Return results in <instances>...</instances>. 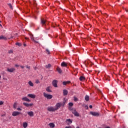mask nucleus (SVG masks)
Segmentation results:
<instances>
[{"mask_svg": "<svg viewBox=\"0 0 128 128\" xmlns=\"http://www.w3.org/2000/svg\"><path fill=\"white\" fill-rule=\"evenodd\" d=\"M17 110H22V108H18Z\"/></svg>", "mask_w": 128, "mask_h": 128, "instance_id": "nucleus-42", "label": "nucleus"}, {"mask_svg": "<svg viewBox=\"0 0 128 128\" xmlns=\"http://www.w3.org/2000/svg\"><path fill=\"white\" fill-rule=\"evenodd\" d=\"M30 36L32 40V42H35L36 44H38V41H36V40H34V35L32 34H30Z\"/></svg>", "mask_w": 128, "mask_h": 128, "instance_id": "nucleus-8", "label": "nucleus"}, {"mask_svg": "<svg viewBox=\"0 0 128 128\" xmlns=\"http://www.w3.org/2000/svg\"><path fill=\"white\" fill-rule=\"evenodd\" d=\"M74 102H78V99L76 96H74Z\"/></svg>", "mask_w": 128, "mask_h": 128, "instance_id": "nucleus-31", "label": "nucleus"}, {"mask_svg": "<svg viewBox=\"0 0 128 128\" xmlns=\"http://www.w3.org/2000/svg\"><path fill=\"white\" fill-rule=\"evenodd\" d=\"M27 126H28V123H26V122H24L23 123V128H27Z\"/></svg>", "mask_w": 128, "mask_h": 128, "instance_id": "nucleus-23", "label": "nucleus"}, {"mask_svg": "<svg viewBox=\"0 0 128 128\" xmlns=\"http://www.w3.org/2000/svg\"><path fill=\"white\" fill-rule=\"evenodd\" d=\"M26 68H30V66H26Z\"/></svg>", "mask_w": 128, "mask_h": 128, "instance_id": "nucleus-40", "label": "nucleus"}, {"mask_svg": "<svg viewBox=\"0 0 128 128\" xmlns=\"http://www.w3.org/2000/svg\"><path fill=\"white\" fill-rule=\"evenodd\" d=\"M70 81H67V82H62V84H63V85H64V86H66V84H70Z\"/></svg>", "mask_w": 128, "mask_h": 128, "instance_id": "nucleus-20", "label": "nucleus"}, {"mask_svg": "<svg viewBox=\"0 0 128 128\" xmlns=\"http://www.w3.org/2000/svg\"><path fill=\"white\" fill-rule=\"evenodd\" d=\"M126 12H128V10H126Z\"/></svg>", "mask_w": 128, "mask_h": 128, "instance_id": "nucleus-50", "label": "nucleus"}, {"mask_svg": "<svg viewBox=\"0 0 128 128\" xmlns=\"http://www.w3.org/2000/svg\"><path fill=\"white\" fill-rule=\"evenodd\" d=\"M0 22H2L0 21Z\"/></svg>", "mask_w": 128, "mask_h": 128, "instance_id": "nucleus-54", "label": "nucleus"}, {"mask_svg": "<svg viewBox=\"0 0 128 128\" xmlns=\"http://www.w3.org/2000/svg\"><path fill=\"white\" fill-rule=\"evenodd\" d=\"M104 16H106V18H108V14H104Z\"/></svg>", "mask_w": 128, "mask_h": 128, "instance_id": "nucleus-43", "label": "nucleus"}, {"mask_svg": "<svg viewBox=\"0 0 128 128\" xmlns=\"http://www.w3.org/2000/svg\"><path fill=\"white\" fill-rule=\"evenodd\" d=\"M40 80H36V84H40Z\"/></svg>", "mask_w": 128, "mask_h": 128, "instance_id": "nucleus-35", "label": "nucleus"}, {"mask_svg": "<svg viewBox=\"0 0 128 128\" xmlns=\"http://www.w3.org/2000/svg\"><path fill=\"white\" fill-rule=\"evenodd\" d=\"M86 80V78L84 77L83 76H80V80Z\"/></svg>", "mask_w": 128, "mask_h": 128, "instance_id": "nucleus-25", "label": "nucleus"}, {"mask_svg": "<svg viewBox=\"0 0 128 128\" xmlns=\"http://www.w3.org/2000/svg\"><path fill=\"white\" fill-rule=\"evenodd\" d=\"M0 26L2 27V24H0Z\"/></svg>", "mask_w": 128, "mask_h": 128, "instance_id": "nucleus-48", "label": "nucleus"}, {"mask_svg": "<svg viewBox=\"0 0 128 128\" xmlns=\"http://www.w3.org/2000/svg\"><path fill=\"white\" fill-rule=\"evenodd\" d=\"M44 98H46L47 100H51V98H52V95L48 94L46 92L44 93Z\"/></svg>", "mask_w": 128, "mask_h": 128, "instance_id": "nucleus-1", "label": "nucleus"}, {"mask_svg": "<svg viewBox=\"0 0 128 128\" xmlns=\"http://www.w3.org/2000/svg\"><path fill=\"white\" fill-rule=\"evenodd\" d=\"M41 24H42V26H44V24H46V20H44V18L41 19Z\"/></svg>", "mask_w": 128, "mask_h": 128, "instance_id": "nucleus-17", "label": "nucleus"}, {"mask_svg": "<svg viewBox=\"0 0 128 128\" xmlns=\"http://www.w3.org/2000/svg\"><path fill=\"white\" fill-rule=\"evenodd\" d=\"M90 114H92L93 116H100V112H90Z\"/></svg>", "mask_w": 128, "mask_h": 128, "instance_id": "nucleus-2", "label": "nucleus"}, {"mask_svg": "<svg viewBox=\"0 0 128 128\" xmlns=\"http://www.w3.org/2000/svg\"><path fill=\"white\" fill-rule=\"evenodd\" d=\"M22 100H24L25 102H30V99H28L26 97H24L23 98H22Z\"/></svg>", "mask_w": 128, "mask_h": 128, "instance_id": "nucleus-15", "label": "nucleus"}, {"mask_svg": "<svg viewBox=\"0 0 128 128\" xmlns=\"http://www.w3.org/2000/svg\"><path fill=\"white\" fill-rule=\"evenodd\" d=\"M28 84L29 86H34V84H32V81H29Z\"/></svg>", "mask_w": 128, "mask_h": 128, "instance_id": "nucleus-24", "label": "nucleus"}, {"mask_svg": "<svg viewBox=\"0 0 128 128\" xmlns=\"http://www.w3.org/2000/svg\"><path fill=\"white\" fill-rule=\"evenodd\" d=\"M24 46H26V44H24Z\"/></svg>", "mask_w": 128, "mask_h": 128, "instance_id": "nucleus-46", "label": "nucleus"}, {"mask_svg": "<svg viewBox=\"0 0 128 128\" xmlns=\"http://www.w3.org/2000/svg\"><path fill=\"white\" fill-rule=\"evenodd\" d=\"M0 78H2V76H0Z\"/></svg>", "mask_w": 128, "mask_h": 128, "instance_id": "nucleus-53", "label": "nucleus"}, {"mask_svg": "<svg viewBox=\"0 0 128 128\" xmlns=\"http://www.w3.org/2000/svg\"><path fill=\"white\" fill-rule=\"evenodd\" d=\"M15 66H16V68H18V66H20V65L16 64H15Z\"/></svg>", "mask_w": 128, "mask_h": 128, "instance_id": "nucleus-39", "label": "nucleus"}, {"mask_svg": "<svg viewBox=\"0 0 128 128\" xmlns=\"http://www.w3.org/2000/svg\"><path fill=\"white\" fill-rule=\"evenodd\" d=\"M14 108H16V102H14Z\"/></svg>", "mask_w": 128, "mask_h": 128, "instance_id": "nucleus-33", "label": "nucleus"}, {"mask_svg": "<svg viewBox=\"0 0 128 128\" xmlns=\"http://www.w3.org/2000/svg\"><path fill=\"white\" fill-rule=\"evenodd\" d=\"M0 40H6V37L4 36H0Z\"/></svg>", "mask_w": 128, "mask_h": 128, "instance_id": "nucleus-22", "label": "nucleus"}, {"mask_svg": "<svg viewBox=\"0 0 128 128\" xmlns=\"http://www.w3.org/2000/svg\"><path fill=\"white\" fill-rule=\"evenodd\" d=\"M88 64V62L87 61L85 62V64Z\"/></svg>", "mask_w": 128, "mask_h": 128, "instance_id": "nucleus-47", "label": "nucleus"}, {"mask_svg": "<svg viewBox=\"0 0 128 128\" xmlns=\"http://www.w3.org/2000/svg\"><path fill=\"white\" fill-rule=\"evenodd\" d=\"M49 126H50V128H54V126H55V125L54 123L49 124Z\"/></svg>", "mask_w": 128, "mask_h": 128, "instance_id": "nucleus-21", "label": "nucleus"}, {"mask_svg": "<svg viewBox=\"0 0 128 128\" xmlns=\"http://www.w3.org/2000/svg\"><path fill=\"white\" fill-rule=\"evenodd\" d=\"M28 96H29V98H36V95L33 94H28Z\"/></svg>", "mask_w": 128, "mask_h": 128, "instance_id": "nucleus-14", "label": "nucleus"}, {"mask_svg": "<svg viewBox=\"0 0 128 128\" xmlns=\"http://www.w3.org/2000/svg\"><path fill=\"white\" fill-rule=\"evenodd\" d=\"M85 108L86 110H88V106L87 105L85 106Z\"/></svg>", "mask_w": 128, "mask_h": 128, "instance_id": "nucleus-37", "label": "nucleus"}, {"mask_svg": "<svg viewBox=\"0 0 128 128\" xmlns=\"http://www.w3.org/2000/svg\"><path fill=\"white\" fill-rule=\"evenodd\" d=\"M25 40H28V38H27V37H26V38H25Z\"/></svg>", "mask_w": 128, "mask_h": 128, "instance_id": "nucleus-45", "label": "nucleus"}, {"mask_svg": "<svg viewBox=\"0 0 128 128\" xmlns=\"http://www.w3.org/2000/svg\"><path fill=\"white\" fill-rule=\"evenodd\" d=\"M23 104H24L25 106H26L27 108H28V106H32V104H28V103H26V102H24Z\"/></svg>", "mask_w": 128, "mask_h": 128, "instance_id": "nucleus-13", "label": "nucleus"}, {"mask_svg": "<svg viewBox=\"0 0 128 128\" xmlns=\"http://www.w3.org/2000/svg\"><path fill=\"white\" fill-rule=\"evenodd\" d=\"M61 66H62V68H66V66H68V63L64 62H62L61 64Z\"/></svg>", "mask_w": 128, "mask_h": 128, "instance_id": "nucleus-9", "label": "nucleus"}, {"mask_svg": "<svg viewBox=\"0 0 128 128\" xmlns=\"http://www.w3.org/2000/svg\"><path fill=\"white\" fill-rule=\"evenodd\" d=\"M89 108H92V106L90 105V106H89Z\"/></svg>", "mask_w": 128, "mask_h": 128, "instance_id": "nucleus-41", "label": "nucleus"}, {"mask_svg": "<svg viewBox=\"0 0 128 128\" xmlns=\"http://www.w3.org/2000/svg\"><path fill=\"white\" fill-rule=\"evenodd\" d=\"M72 113L75 116H80V114L76 112V109H74L72 110Z\"/></svg>", "mask_w": 128, "mask_h": 128, "instance_id": "nucleus-4", "label": "nucleus"}, {"mask_svg": "<svg viewBox=\"0 0 128 128\" xmlns=\"http://www.w3.org/2000/svg\"><path fill=\"white\" fill-rule=\"evenodd\" d=\"M107 80H108V79L107 78Z\"/></svg>", "mask_w": 128, "mask_h": 128, "instance_id": "nucleus-52", "label": "nucleus"}, {"mask_svg": "<svg viewBox=\"0 0 128 128\" xmlns=\"http://www.w3.org/2000/svg\"><path fill=\"white\" fill-rule=\"evenodd\" d=\"M21 68H24V66H20Z\"/></svg>", "mask_w": 128, "mask_h": 128, "instance_id": "nucleus-44", "label": "nucleus"}, {"mask_svg": "<svg viewBox=\"0 0 128 128\" xmlns=\"http://www.w3.org/2000/svg\"><path fill=\"white\" fill-rule=\"evenodd\" d=\"M2 104H4V102L2 101L0 102V106H2Z\"/></svg>", "mask_w": 128, "mask_h": 128, "instance_id": "nucleus-38", "label": "nucleus"}, {"mask_svg": "<svg viewBox=\"0 0 128 128\" xmlns=\"http://www.w3.org/2000/svg\"><path fill=\"white\" fill-rule=\"evenodd\" d=\"M52 66V65L50 64H48V65L46 66V68H50Z\"/></svg>", "mask_w": 128, "mask_h": 128, "instance_id": "nucleus-28", "label": "nucleus"}, {"mask_svg": "<svg viewBox=\"0 0 128 128\" xmlns=\"http://www.w3.org/2000/svg\"><path fill=\"white\" fill-rule=\"evenodd\" d=\"M52 84L54 88H58V80H53L52 82Z\"/></svg>", "mask_w": 128, "mask_h": 128, "instance_id": "nucleus-5", "label": "nucleus"}, {"mask_svg": "<svg viewBox=\"0 0 128 128\" xmlns=\"http://www.w3.org/2000/svg\"><path fill=\"white\" fill-rule=\"evenodd\" d=\"M12 52H14L12 50L8 51V54H12Z\"/></svg>", "mask_w": 128, "mask_h": 128, "instance_id": "nucleus-34", "label": "nucleus"}, {"mask_svg": "<svg viewBox=\"0 0 128 128\" xmlns=\"http://www.w3.org/2000/svg\"><path fill=\"white\" fill-rule=\"evenodd\" d=\"M63 94H64V96H67V94H68V90H63Z\"/></svg>", "mask_w": 128, "mask_h": 128, "instance_id": "nucleus-18", "label": "nucleus"}, {"mask_svg": "<svg viewBox=\"0 0 128 128\" xmlns=\"http://www.w3.org/2000/svg\"><path fill=\"white\" fill-rule=\"evenodd\" d=\"M57 72H58V74H62V70L60 68L57 66L56 68Z\"/></svg>", "mask_w": 128, "mask_h": 128, "instance_id": "nucleus-12", "label": "nucleus"}, {"mask_svg": "<svg viewBox=\"0 0 128 128\" xmlns=\"http://www.w3.org/2000/svg\"><path fill=\"white\" fill-rule=\"evenodd\" d=\"M20 112H14L12 113V116H20Z\"/></svg>", "mask_w": 128, "mask_h": 128, "instance_id": "nucleus-7", "label": "nucleus"}, {"mask_svg": "<svg viewBox=\"0 0 128 128\" xmlns=\"http://www.w3.org/2000/svg\"><path fill=\"white\" fill-rule=\"evenodd\" d=\"M16 46H22V44L20 43V42H16Z\"/></svg>", "mask_w": 128, "mask_h": 128, "instance_id": "nucleus-30", "label": "nucleus"}, {"mask_svg": "<svg viewBox=\"0 0 128 128\" xmlns=\"http://www.w3.org/2000/svg\"><path fill=\"white\" fill-rule=\"evenodd\" d=\"M62 106V104H61V103H57L56 105V108H55V109L56 110H58V108H60V106Z\"/></svg>", "mask_w": 128, "mask_h": 128, "instance_id": "nucleus-6", "label": "nucleus"}, {"mask_svg": "<svg viewBox=\"0 0 128 128\" xmlns=\"http://www.w3.org/2000/svg\"><path fill=\"white\" fill-rule=\"evenodd\" d=\"M64 106V102H63V106Z\"/></svg>", "mask_w": 128, "mask_h": 128, "instance_id": "nucleus-49", "label": "nucleus"}, {"mask_svg": "<svg viewBox=\"0 0 128 128\" xmlns=\"http://www.w3.org/2000/svg\"><path fill=\"white\" fill-rule=\"evenodd\" d=\"M8 6L10 8L11 10H12L13 8H12V5L11 4H8Z\"/></svg>", "mask_w": 128, "mask_h": 128, "instance_id": "nucleus-29", "label": "nucleus"}, {"mask_svg": "<svg viewBox=\"0 0 128 128\" xmlns=\"http://www.w3.org/2000/svg\"><path fill=\"white\" fill-rule=\"evenodd\" d=\"M66 122L67 124H72V120L70 119H67L66 120Z\"/></svg>", "mask_w": 128, "mask_h": 128, "instance_id": "nucleus-11", "label": "nucleus"}, {"mask_svg": "<svg viewBox=\"0 0 128 128\" xmlns=\"http://www.w3.org/2000/svg\"><path fill=\"white\" fill-rule=\"evenodd\" d=\"M28 114L30 116H34V112L32 111L31 112H28Z\"/></svg>", "mask_w": 128, "mask_h": 128, "instance_id": "nucleus-16", "label": "nucleus"}, {"mask_svg": "<svg viewBox=\"0 0 128 128\" xmlns=\"http://www.w3.org/2000/svg\"><path fill=\"white\" fill-rule=\"evenodd\" d=\"M98 91L102 94V96H104V95H102V91H100V90H98Z\"/></svg>", "mask_w": 128, "mask_h": 128, "instance_id": "nucleus-36", "label": "nucleus"}, {"mask_svg": "<svg viewBox=\"0 0 128 128\" xmlns=\"http://www.w3.org/2000/svg\"><path fill=\"white\" fill-rule=\"evenodd\" d=\"M46 54H50V50H48V49L46 48Z\"/></svg>", "mask_w": 128, "mask_h": 128, "instance_id": "nucleus-27", "label": "nucleus"}, {"mask_svg": "<svg viewBox=\"0 0 128 128\" xmlns=\"http://www.w3.org/2000/svg\"><path fill=\"white\" fill-rule=\"evenodd\" d=\"M112 108H114V107H112Z\"/></svg>", "mask_w": 128, "mask_h": 128, "instance_id": "nucleus-55", "label": "nucleus"}, {"mask_svg": "<svg viewBox=\"0 0 128 128\" xmlns=\"http://www.w3.org/2000/svg\"><path fill=\"white\" fill-rule=\"evenodd\" d=\"M48 112H56V108L54 107L50 106L47 108Z\"/></svg>", "mask_w": 128, "mask_h": 128, "instance_id": "nucleus-3", "label": "nucleus"}, {"mask_svg": "<svg viewBox=\"0 0 128 128\" xmlns=\"http://www.w3.org/2000/svg\"><path fill=\"white\" fill-rule=\"evenodd\" d=\"M89 100H90V96L88 95H86L85 96V100H86V102H88Z\"/></svg>", "mask_w": 128, "mask_h": 128, "instance_id": "nucleus-19", "label": "nucleus"}, {"mask_svg": "<svg viewBox=\"0 0 128 128\" xmlns=\"http://www.w3.org/2000/svg\"><path fill=\"white\" fill-rule=\"evenodd\" d=\"M76 128H80V127L79 126H77Z\"/></svg>", "mask_w": 128, "mask_h": 128, "instance_id": "nucleus-51", "label": "nucleus"}, {"mask_svg": "<svg viewBox=\"0 0 128 128\" xmlns=\"http://www.w3.org/2000/svg\"><path fill=\"white\" fill-rule=\"evenodd\" d=\"M16 70V69L14 68H7V72H14Z\"/></svg>", "mask_w": 128, "mask_h": 128, "instance_id": "nucleus-10", "label": "nucleus"}, {"mask_svg": "<svg viewBox=\"0 0 128 128\" xmlns=\"http://www.w3.org/2000/svg\"><path fill=\"white\" fill-rule=\"evenodd\" d=\"M46 90L48 92H52V90H50V87H47V88H46Z\"/></svg>", "mask_w": 128, "mask_h": 128, "instance_id": "nucleus-26", "label": "nucleus"}, {"mask_svg": "<svg viewBox=\"0 0 128 128\" xmlns=\"http://www.w3.org/2000/svg\"><path fill=\"white\" fill-rule=\"evenodd\" d=\"M68 106H74V103H72V102H69L68 103Z\"/></svg>", "mask_w": 128, "mask_h": 128, "instance_id": "nucleus-32", "label": "nucleus"}]
</instances>
